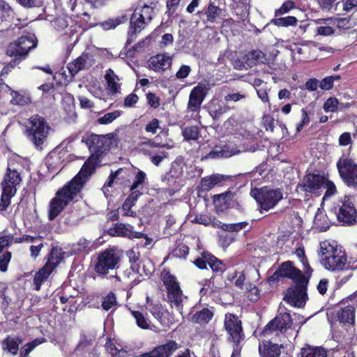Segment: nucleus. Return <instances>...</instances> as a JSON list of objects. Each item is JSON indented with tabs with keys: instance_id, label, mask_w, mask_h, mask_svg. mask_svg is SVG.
Masks as SVG:
<instances>
[{
	"instance_id": "10",
	"label": "nucleus",
	"mask_w": 357,
	"mask_h": 357,
	"mask_svg": "<svg viewBox=\"0 0 357 357\" xmlns=\"http://www.w3.org/2000/svg\"><path fill=\"white\" fill-rule=\"evenodd\" d=\"M334 209L340 222L348 225L357 222V211L350 197L344 196L341 198Z\"/></svg>"
},
{
	"instance_id": "17",
	"label": "nucleus",
	"mask_w": 357,
	"mask_h": 357,
	"mask_svg": "<svg viewBox=\"0 0 357 357\" xmlns=\"http://www.w3.org/2000/svg\"><path fill=\"white\" fill-rule=\"evenodd\" d=\"M225 328L229 335V340L234 343L240 344L244 339L242 323L238 317L233 314H226L224 321Z\"/></svg>"
},
{
	"instance_id": "13",
	"label": "nucleus",
	"mask_w": 357,
	"mask_h": 357,
	"mask_svg": "<svg viewBox=\"0 0 357 357\" xmlns=\"http://www.w3.org/2000/svg\"><path fill=\"white\" fill-rule=\"evenodd\" d=\"M340 177L349 187H357V162L349 158H341L337 163Z\"/></svg>"
},
{
	"instance_id": "6",
	"label": "nucleus",
	"mask_w": 357,
	"mask_h": 357,
	"mask_svg": "<svg viewBox=\"0 0 357 357\" xmlns=\"http://www.w3.org/2000/svg\"><path fill=\"white\" fill-rule=\"evenodd\" d=\"M291 319L287 312L280 313L273 319L268 323L262 331V335L268 340L283 341L282 335L291 326Z\"/></svg>"
},
{
	"instance_id": "23",
	"label": "nucleus",
	"mask_w": 357,
	"mask_h": 357,
	"mask_svg": "<svg viewBox=\"0 0 357 357\" xmlns=\"http://www.w3.org/2000/svg\"><path fill=\"white\" fill-rule=\"evenodd\" d=\"M347 262V258L343 252L341 250L336 251L335 255L332 257H329L328 259H326V261L322 262L324 266L331 271L342 270Z\"/></svg>"
},
{
	"instance_id": "7",
	"label": "nucleus",
	"mask_w": 357,
	"mask_h": 357,
	"mask_svg": "<svg viewBox=\"0 0 357 357\" xmlns=\"http://www.w3.org/2000/svg\"><path fill=\"white\" fill-rule=\"evenodd\" d=\"M250 195L257 201L260 208L264 211L273 208L283 198L280 189H272L267 186L252 189Z\"/></svg>"
},
{
	"instance_id": "18",
	"label": "nucleus",
	"mask_w": 357,
	"mask_h": 357,
	"mask_svg": "<svg viewBox=\"0 0 357 357\" xmlns=\"http://www.w3.org/2000/svg\"><path fill=\"white\" fill-rule=\"evenodd\" d=\"M324 178L320 174H308L304 177L301 187L305 192L319 195L323 190Z\"/></svg>"
},
{
	"instance_id": "61",
	"label": "nucleus",
	"mask_w": 357,
	"mask_h": 357,
	"mask_svg": "<svg viewBox=\"0 0 357 357\" xmlns=\"http://www.w3.org/2000/svg\"><path fill=\"white\" fill-rule=\"evenodd\" d=\"M124 171L125 169L120 168L118 170H116L114 173H112L110 174L108 181L105 183L104 186L102 187V190L105 194L106 193V191H108L107 188L112 186L114 182V179Z\"/></svg>"
},
{
	"instance_id": "8",
	"label": "nucleus",
	"mask_w": 357,
	"mask_h": 357,
	"mask_svg": "<svg viewBox=\"0 0 357 357\" xmlns=\"http://www.w3.org/2000/svg\"><path fill=\"white\" fill-rule=\"evenodd\" d=\"M36 45L34 35L22 36L8 45L6 54L9 56L15 57L17 60L21 61L26 58L29 51L35 48Z\"/></svg>"
},
{
	"instance_id": "55",
	"label": "nucleus",
	"mask_w": 357,
	"mask_h": 357,
	"mask_svg": "<svg viewBox=\"0 0 357 357\" xmlns=\"http://www.w3.org/2000/svg\"><path fill=\"white\" fill-rule=\"evenodd\" d=\"M163 181L169 186H174L177 183V172L175 169H172L165 174L163 178Z\"/></svg>"
},
{
	"instance_id": "29",
	"label": "nucleus",
	"mask_w": 357,
	"mask_h": 357,
	"mask_svg": "<svg viewBox=\"0 0 357 357\" xmlns=\"http://www.w3.org/2000/svg\"><path fill=\"white\" fill-rule=\"evenodd\" d=\"M354 305H348L342 307L337 312V317L340 322L344 324H353L355 321Z\"/></svg>"
},
{
	"instance_id": "40",
	"label": "nucleus",
	"mask_w": 357,
	"mask_h": 357,
	"mask_svg": "<svg viewBox=\"0 0 357 357\" xmlns=\"http://www.w3.org/2000/svg\"><path fill=\"white\" fill-rule=\"evenodd\" d=\"M298 20L294 16H287L273 19L271 23L278 26H289L296 25Z\"/></svg>"
},
{
	"instance_id": "50",
	"label": "nucleus",
	"mask_w": 357,
	"mask_h": 357,
	"mask_svg": "<svg viewBox=\"0 0 357 357\" xmlns=\"http://www.w3.org/2000/svg\"><path fill=\"white\" fill-rule=\"evenodd\" d=\"M198 135L199 129L195 126L188 127L183 131V136L187 141L196 140L198 138Z\"/></svg>"
},
{
	"instance_id": "9",
	"label": "nucleus",
	"mask_w": 357,
	"mask_h": 357,
	"mask_svg": "<svg viewBox=\"0 0 357 357\" xmlns=\"http://www.w3.org/2000/svg\"><path fill=\"white\" fill-rule=\"evenodd\" d=\"M62 259L63 256L61 249L52 248L47 263L34 276L33 284L36 290H40L41 284L47 280L50 273L61 261Z\"/></svg>"
},
{
	"instance_id": "42",
	"label": "nucleus",
	"mask_w": 357,
	"mask_h": 357,
	"mask_svg": "<svg viewBox=\"0 0 357 357\" xmlns=\"http://www.w3.org/2000/svg\"><path fill=\"white\" fill-rule=\"evenodd\" d=\"M116 298L114 293L110 292L107 296L103 297L102 301V307L105 310L107 311L109 310H113L116 308Z\"/></svg>"
},
{
	"instance_id": "11",
	"label": "nucleus",
	"mask_w": 357,
	"mask_h": 357,
	"mask_svg": "<svg viewBox=\"0 0 357 357\" xmlns=\"http://www.w3.org/2000/svg\"><path fill=\"white\" fill-rule=\"evenodd\" d=\"M164 144L158 142L156 139H144L137 144V149L139 153L149 156L151 162L158 166L160 163L167 157V153L163 149L153 150L155 148H163Z\"/></svg>"
},
{
	"instance_id": "45",
	"label": "nucleus",
	"mask_w": 357,
	"mask_h": 357,
	"mask_svg": "<svg viewBox=\"0 0 357 357\" xmlns=\"http://www.w3.org/2000/svg\"><path fill=\"white\" fill-rule=\"evenodd\" d=\"M205 257L207 258L206 260L208 264L213 271L223 272L225 267L220 260L211 255H205Z\"/></svg>"
},
{
	"instance_id": "30",
	"label": "nucleus",
	"mask_w": 357,
	"mask_h": 357,
	"mask_svg": "<svg viewBox=\"0 0 357 357\" xmlns=\"http://www.w3.org/2000/svg\"><path fill=\"white\" fill-rule=\"evenodd\" d=\"M229 178L227 176L222 174H213L204 177L201 181V186L204 190H209L216 185L221 184Z\"/></svg>"
},
{
	"instance_id": "28",
	"label": "nucleus",
	"mask_w": 357,
	"mask_h": 357,
	"mask_svg": "<svg viewBox=\"0 0 357 357\" xmlns=\"http://www.w3.org/2000/svg\"><path fill=\"white\" fill-rule=\"evenodd\" d=\"M280 347L278 344H272L270 341L264 342L259 347V354L261 357H279L280 355Z\"/></svg>"
},
{
	"instance_id": "26",
	"label": "nucleus",
	"mask_w": 357,
	"mask_h": 357,
	"mask_svg": "<svg viewBox=\"0 0 357 357\" xmlns=\"http://www.w3.org/2000/svg\"><path fill=\"white\" fill-rule=\"evenodd\" d=\"M114 231L118 236L128 237L130 238H146V236L141 232L135 231L133 227L130 225L123 223L116 224Z\"/></svg>"
},
{
	"instance_id": "49",
	"label": "nucleus",
	"mask_w": 357,
	"mask_h": 357,
	"mask_svg": "<svg viewBox=\"0 0 357 357\" xmlns=\"http://www.w3.org/2000/svg\"><path fill=\"white\" fill-rule=\"evenodd\" d=\"M295 255L299 258L304 266V272L305 274L310 277L311 273L312 272V268L309 266L308 263L305 257V252L303 248H298L295 251Z\"/></svg>"
},
{
	"instance_id": "16",
	"label": "nucleus",
	"mask_w": 357,
	"mask_h": 357,
	"mask_svg": "<svg viewBox=\"0 0 357 357\" xmlns=\"http://www.w3.org/2000/svg\"><path fill=\"white\" fill-rule=\"evenodd\" d=\"M119 261V258L114 250H106L98 255L94 270L98 274L105 275L109 270L115 268Z\"/></svg>"
},
{
	"instance_id": "62",
	"label": "nucleus",
	"mask_w": 357,
	"mask_h": 357,
	"mask_svg": "<svg viewBox=\"0 0 357 357\" xmlns=\"http://www.w3.org/2000/svg\"><path fill=\"white\" fill-rule=\"evenodd\" d=\"M302 116H301V122L298 124L296 127L297 132H300L303 128L310 123V118L307 114V112L305 109H301Z\"/></svg>"
},
{
	"instance_id": "38",
	"label": "nucleus",
	"mask_w": 357,
	"mask_h": 357,
	"mask_svg": "<svg viewBox=\"0 0 357 357\" xmlns=\"http://www.w3.org/2000/svg\"><path fill=\"white\" fill-rule=\"evenodd\" d=\"M91 243L85 238H80L72 246V252L74 254L87 253L90 251Z\"/></svg>"
},
{
	"instance_id": "3",
	"label": "nucleus",
	"mask_w": 357,
	"mask_h": 357,
	"mask_svg": "<svg viewBox=\"0 0 357 357\" xmlns=\"http://www.w3.org/2000/svg\"><path fill=\"white\" fill-rule=\"evenodd\" d=\"M23 168L14 160H10L6 174L3 176L2 185V195L1 197L0 210L4 211L10 204V199L16 194V187L22 182V172Z\"/></svg>"
},
{
	"instance_id": "59",
	"label": "nucleus",
	"mask_w": 357,
	"mask_h": 357,
	"mask_svg": "<svg viewBox=\"0 0 357 357\" xmlns=\"http://www.w3.org/2000/svg\"><path fill=\"white\" fill-rule=\"evenodd\" d=\"M295 7V3L292 1H284L281 7L275 10V15H284Z\"/></svg>"
},
{
	"instance_id": "41",
	"label": "nucleus",
	"mask_w": 357,
	"mask_h": 357,
	"mask_svg": "<svg viewBox=\"0 0 357 357\" xmlns=\"http://www.w3.org/2000/svg\"><path fill=\"white\" fill-rule=\"evenodd\" d=\"M137 275V273L135 271V268L132 266H131L130 268L125 270L122 275H116L115 277L118 280L123 281L125 283H128L130 281H132V283L136 280Z\"/></svg>"
},
{
	"instance_id": "22",
	"label": "nucleus",
	"mask_w": 357,
	"mask_h": 357,
	"mask_svg": "<svg viewBox=\"0 0 357 357\" xmlns=\"http://www.w3.org/2000/svg\"><path fill=\"white\" fill-rule=\"evenodd\" d=\"M176 349V342L171 340L165 344L155 347L150 352L142 354L141 357H169Z\"/></svg>"
},
{
	"instance_id": "31",
	"label": "nucleus",
	"mask_w": 357,
	"mask_h": 357,
	"mask_svg": "<svg viewBox=\"0 0 357 357\" xmlns=\"http://www.w3.org/2000/svg\"><path fill=\"white\" fill-rule=\"evenodd\" d=\"M311 44L313 43L302 44L301 45H296L291 50L293 56L300 61L310 59V52L311 51Z\"/></svg>"
},
{
	"instance_id": "44",
	"label": "nucleus",
	"mask_w": 357,
	"mask_h": 357,
	"mask_svg": "<svg viewBox=\"0 0 357 357\" xmlns=\"http://www.w3.org/2000/svg\"><path fill=\"white\" fill-rule=\"evenodd\" d=\"M322 10L337 11V5L340 2L335 3L336 0H314Z\"/></svg>"
},
{
	"instance_id": "57",
	"label": "nucleus",
	"mask_w": 357,
	"mask_h": 357,
	"mask_svg": "<svg viewBox=\"0 0 357 357\" xmlns=\"http://www.w3.org/2000/svg\"><path fill=\"white\" fill-rule=\"evenodd\" d=\"M11 256V252L6 251L0 257V271L1 272H6L7 271Z\"/></svg>"
},
{
	"instance_id": "4",
	"label": "nucleus",
	"mask_w": 357,
	"mask_h": 357,
	"mask_svg": "<svg viewBox=\"0 0 357 357\" xmlns=\"http://www.w3.org/2000/svg\"><path fill=\"white\" fill-rule=\"evenodd\" d=\"M158 6V0H141L130 18L131 29L139 32L144 25L151 21Z\"/></svg>"
},
{
	"instance_id": "48",
	"label": "nucleus",
	"mask_w": 357,
	"mask_h": 357,
	"mask_svg": "<svg viewBox=\"0 0 357 357\" xmlns=\"http://www.w3.org/2000/svg\"><path fill=\"white\" fill-rule=\"evenodd\" d=\"M340 102L336 98H329L324 103L323 109L326 112H335L339 108Z\"/></svg>"
},
{
	"instance_id": "46",
	"label": "nucleus",
	"mask_w": 357,
	"mask_h": 357,
	"mask_svg": "<svg viewBox=\"0 0 357 357\" xmlns=\"http://www.w3.org/2000/svg\"><path fill=\"white\" fill-rule=\"evenodd\" d=\"M121 115V112L119 110H115L112 112H108L103 115L102 116L99 117L97 119V122L99 124L107 125L112 123L115 119L119 117Z\"/></svg>"
},
{
	"instance_id": "53",
	"label": "nucleus",
	"mask_w": 357,
	"mask_h": 357,
	"mask_svg": "<svg viewBox=\"0 0 357 357\" xmlns=\"http://www.w3.org/2000/svg\"><path fill=\"white\" fill-rule=\"evenodd\" d=\"M132 315L135 318L136 321L137 325L143 328L147 329L149 327V324L148 320L144 317V316L139 311H132Z\"/></svg>"
},
{
	"instance_id": "12",
	"label": "nucleus",
	"mask_w": 357,
	"mask_h": 357,
	"mask_svg": "<svg viewBox=\"0 0 357 357\" xmlns=\"http://www.w3.org/2000/svg\"><path fill=\"white\" fill-rule=\"evenodd\" d=\"M160 277L165 288L167 301L172 307L178 309V281L176 276L172 274L169 270L164 268Z\"/></svg>"
},
{
	"instance_id": "52",
	"label": "nucleus",
	"mask_w": 357,
	"mask_h": 357,
	"mask_svg": "<svg viewBox=\"0 0 357 357\" xmlns=\"http://www.w3.org/2000/svg\"><path fill=\"white\" fill-rule=\"evenodd\" d=\"M146 178V174L143 171L138 170L130 186V190L138 189L141 185H143Z\"/></svg>"
},
{
	"instance_id": "5",
	"label": "nucleus",
	"mask_w": 357,
	"mask_h": 357,
	"mask_svg": "<svg viewBox=\"0 0 357 357\" xmlns=\"http://www.w3.org/2000/svg\"><path fill=\"white\" fill-rule=\"evenodd\" d=\"M29 124L27 128L28 137L36 147L41 149L48 137L50 126L44 117L38 114L30 117Z\"/></svg>"
},
{
	"instance_id": "27",
	"label": "nucleus",
	"mask_w": 357,
	"mask_h": 357,
	"mask_svg": "<svg viewBox=\"0 0 357 357\" xmlns=\"http://www.w3.org/2000/svg\"><path fill=\"white\" fill-rule=\"evenodd\" d=\"M105 79L107 82V89L110 95L113 96L120 93L121 84L119 83V78L113 70L108 69L106 71Z\"/></svg>"
},
{
	"instance_id": "15",
	"label": "nucleus",
	"mask_w": 357,
	"mask_h": 357,
	"mask_svg": "<svg viewBox=\"0 0 357 357\" xmlns=\"http://www.w3.org/2000/svg\"><path fill=\"white\" fill-rule=\"evenodd\" d=\"M308 281L299 282L294 286L289 287L285 294L284 300L294 307H301L306 302V287Z\"/></svg>"
},
{
	"instance_id": "35",
	"label": "nucleus",
	"mask_w": 357,
	"mask_h": 357,
	"mask_svg": "<svg viewBox=\"0 0 357 357\" xmlns=\"http://www.w3.org/2000/svg\"><path fill=\"white\" fill-rule=\"evenodd\" d=\"M336 246H333L327 241H324L320 243V255L321 257L322 262L326 261V259H328L329 257H332L335 255L336 251L340 250Z\"/></svg>"
},
{
	"instance_id": "63",
	"label": "nucleus",
	"mask_w": 357,
	"mask_h": 357,
	"mask_svg": "<svg viewBox=\"0 0 357 357\" xmlns=\"http://www.w3.org/2000/svg\"><path fill=\"white\" fill-rule=\"evenodd\" d=\"M160 121L157 119H153L145 127V130L147 132H151L154 135L157 132V130L159 128Z\"/></svg>"
},
{
	"instance_id": "32",
	"label": "nucleus",
	"mask_w": 357,
	"mask_h": 357,
	"mask_svg": "<svg viewBox=\"0 0 357 357\" xmlns=\"http://www.w3.org/2000/svg\"><path fill=\"white\" fill-rule=\"evenodd\" d=\"M213 317V312L208 308H204L197 312L190 318L192 322L199 324H206L208 323Z\"/></svg>"
},
{
	"instance_id": "21",
	"label": "nucleus",
	"mask_w": 357,
	"mask_h": 357,
	"mask_svg": "<svg viewBox=\"0 0 357 357\" xmlns=\"http://www.w3.org/2000/svg\"><path fill=\"white\" fill-rule=\"evenodd\" d=\"M94 63L92 54L83 53L74 61L68 63V68L72 75H75L79 71L91 67Z\"/></svg>"
},
{
	"instance_id": "34",
	"label": "nucleus",
	"mask_w": 357,
	"mask_h": 357,
	"mask_svg": "<svg viewBox=\"0 0 357 357\" xmlns=\"http://www.w3.org/2000/svg\"><path fill=\"white\" fill-rule=\"evenodd\" d=\"M6 87L10 91V96L12 97L10 103L13 105L24 106L30 102V98L29 96H25L19 91L11 90L8 85H6Z\"/></svg>"
},
{
	"instance_id": "14",
	"label": "nucleus",
	"mask_w": 357,
	"mask_h": 357,
	"mask_svg": "<svg viewBox=\"0 0 357 357\" xmlns=\"http://www.w3.org/2000/svg\"><path fill=\"white\" fill-rule=\"evenodd\" d=\"M307 275H304L302 272L296 268L291 261H286L282 263L279 268L271 275L269 281L278 280L280 278H288L291 279L294 283L299 282L308 281Z\"/></svg>"
},
{
	"instance_id": "36",
	"label": "nucleus",
	"mask_w": 357,
	"mask_h": 357,
	"mask_svg": "<svg viewBox=\"0 0 357 357\" xmlns=\"http://www.w3.org/2000/svg\"><path fill=\"white\" fill-rule=\"evenodd\" d=\"M214 201L222 202L227 206H231L236 201V195L229 190L224 193L214 195Z\"/></svg>"
},
{
	"instance_id": "2",
	"label": "nucleus",
	"mask_w": 357,
	"mask_h": 357,
	"mask_svg": "<svg viewBox=\"0 0 357 357\" xmlns=\"http://www.w3.org/2000/svg\"><path fill=\"white\" fill-rule=\"evenodd\" d=\"M86 179L77 174L67 185L57 191L50 205L49 219L54 220L83 188Z\"/></svg>"
},
{
	"instance_id": "1",
	"label": "nucleus",
	"mask_w": 357,
	"mask_h": 357,
	"mask_svg": "<svg viewBox=\"0 0 357 357\" xmlns=\"http://www.w3.org/2000/svg\"><path fill=\"white\" fill-rule=\"evenodd\" d=\"M92 153L89 158L84 162L77 174L86 180L93 172L100 156L107 151L111 146H116L117 143L116 135L109 133L105 135L91 134L82 139Z\"/></svg>"
},
{
	"instance_id": "39",
	"label": "nucleus",
	"mask_w": 357,
	"mask_h": 357,
	"mask_svg": "<svg viewBox=\"0 0 357 357\" xmlns=\"http://www.w3.org/2000/svg\"><path fill=\"white\" fill-rule=\"evenodd\" d=\"M238 152L239 151H236V149L234 147L230 148L229 146H224L220 151L215 150L210 152L208 156L210 158H228L238 153Z\"/></svg>"
},
{
	"instance_id": "60",
	"label": "nucleus",
	"mask_w": 357,
	"mask_h": 357,
	"mask_svg": "<svg viewBox=\"0 0 357 357\" xmlns=\"http://www.w3.org/2000/svg\"><path fill=\"white\" fill-rule=\"evenodd\" d=\"M342 3L345 12H354L357 10V0H342Z\"/></svg>"
},
{
	"instance_id": "19",
	"label": "nucleus",
	"mask_w": 357,
	"mask_h": 357,
	"mask_svg": "<svg viewBox=\"0 0 357 357\" xmlns=\"http://www.w3.org/2000/svg\"><path fill=\"white\" fill-rule=\"evenodd\" d=\"M209 84L206 83H199L190 94L188 101V108L192 111H197L204 100L206 95L209 90Z\"/></svg>"
},
{
	"instance_id": "56",
	"label": "nucleus",
	"mask_w": 357,
	"mask_h": 357,
	"mask_svg": "<svg viewBox=\"0 0 357 357\" xmlns=\"http://www.w3.org/2000/svg\"><path fill=\"white\" fill-rule=\"evenodd\" d=\"M40 344V342L38 340H35L31 342L25 344L20 350V356L26 357L38 345Z\"/></svg>"
},
{
	"instance_id": "43",
	"label": "nucleus",
	"mask_w": 357,
	"mask_h": 357,
	"mask_svg": "<svg viewBox=\"0 0 357 357\" xmlns=\"http://www.w3.org/2000/svg\"><path fill=\"white\" fill-rule=\"evenodd\" d=\"M324 211L321 208H318L314 216V224L321 229H326L328 227Z\"/></svg>"
},
{
	"instance_id": "47",
	"label": "nucleus",
	"mask_w": 357,
	"mask_h": 357,
	"mask_svg": "<svg viewBox=\"0 0 357 357\" xmlns=\"http://www.w3.org/2000/svg\"><path fill=\"white\" fill-rule=\"evenodd\" d=\"M222 11L219 7L210 3L206 13L207 20L211 22H215L216 18L221 15Z\"/></svg>"
},
{
	"instance_id": "33",
	"label": "nucleus",
	"mask_w": 357,
	"mask_h": 357,
	"mask_svg": "<svg viewBox=\"0 0 357 357\" xmlns=\"http://www.w3.org/2000/svg\"><path fill=\"white\" fill-rule=\"evenodd\" d=\"M21 340L16 337H8L2 342L3 350L8 351L9 353L16 355L19 349V345Z\"/></svg>"
},
{
	"instance_id": "25",
	"label": "nucleus",
	"mask_w": 357,
	"mask_h": 357,
	"mask_svg": "<svg viewBox=\"0 0 357 357\" xmlns=\"http://www.w3.org/2000/svg\"><path fill=\"white\" fill-rule=\"evenodd\" d=\"M171 63L172 59L169 56L165 54H157L150 59L149 66L155 71H163L171 66Z\"/></svg>"
},
{
	"instance_id": "20",
	"label": "nucleus",
	"mask_w": 357,
	"mask_h": 357,
	"mask_svg": "<svg viewBox=\"0 0 357 357\" xmlns=\"http://www.w3.org/2000/svg\"><path fill=\"white\" fill-rule=\"evenodd\" d=\"M209 84L206 83H199L190 94L188 101V108L192 111H197L204 100L206 95L209 90Z\"/></svg>"
},
{
	"instance_id": "58",
	"label": "nucleus",
	"mask_w": 357,
	"mask_h": 357,
	"mask_svg": "<svg viewBox=\"0 0 357 357\" xmlns=\"http://www.w3.org/2000/svg\"><path fill=\"white\" fill-rule=\"evenodd\" d=\"M13 14L10 6L3 0H0V18L6 19Z\"/></svg>"
},
{
	"instance_id": "37",
	"label": "nucleus",
	"mask_w": 357,
	"mask_h": 357,
	"mask_svg": "<svg viewBox=\"0 0 357 357\" xmlns=\"http://www.w3.org/2000/svg\"><path fill=\"white\" fill-rule=\"evenodd\" d=\"M301 357H326V351L321 347H307L302 349Z\"/></svg>"
},
{
	"instance_id": "64",
	"label": "nucleus",
	"mask_w": 357,
	"mask_h": 357,
	"mask_svg": "<svg viewBox=\"0 0 357 357\" xmlns=\"http://www.w3.org/2000/svg\"><path fill=\"white\" fill-rule=\"evenodd\" d=\"M21 6L25 8L39 7L42 5L40 0H16Z\"/></svg>"
},
{
	"instance_id": "54",
	"label": "nucleus",
	"mask_w": 357,
	"mask_h": 357,
	"mask_svg": "<svg viewBox=\"0 0 357 357\" xmlns=\"http://www.w3.org/2000/svg\"><path fill=\"white\" fill-rule=\"evenodd\" d=\"M324 189H326V191L323 197V200H325L327 197L334 195L337 192L335 184L326 177L324 178V185L323 186V190Z\"/></svg>"
},
{
	"instance_id": "51",
	"label": "nucleus",
	"mask_w": 357,
	"mask_h": 357,
	"mask_svg": "<svg viewBox=\"0 0 357 357\" xmlns=\"http://www.w3.org/2000/svg\"><path fill=\"white\" fill-rule=\"evenodd\" d=\"M334 26L340 29L347 30L352 28L353 25L349 18L333 17Z\"/></svg>"
},
{
	"instance_id": "24",
	"label": "nucleus",
	"mask_w": 357,
	"mask_h": 357,
	"mask_svg": "<svg viewBox=\"0 0 357 357\" xmlns=\"http://www.w3.org/2000/svg\"><path fill=\"white\" fill-rule=\"evenodd\" d=\"M317 24L316 33L323 36H329L335 33L333 17L317 19L314 20Z\"/></svg>"
}]
</instances>
